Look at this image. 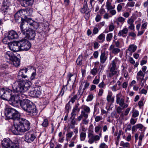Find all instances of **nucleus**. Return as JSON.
Segmentation results:
<instances>
[{
  "instance_id": "1",
  "label": "nucleus",
  "mask_w": 148,
  "mask_h": 148,
  "mask_svg": "<svg viewBox=\"0 0 148 148\" xmlns=\"http://www.w3.org/2000/svg\"><path fill=\"white\" fill-rule=\"evenodd\" d=\"M14 124L11 130L13 133L16 135H18V132H25L30 128V123L29 121L24 118L19 117Z\"/></svg>"
},
{
  "instance_id": "2",
  "label": "nucleus",
  "mask_w": 148,
  "mask_h": 148,
  "mask_svg": "<svg viewBox=\"0 0 148 148\" xmlns=\"http://www.w3.org/2000/svg\"><path fill=\"white\" fill-rule=\"evenodd\" d=\"M32 85V83L29 81L25 82L21 79L19 80L17 79V81L14 83L12 85L13 93H19L26 92L29 88L31 87Z\"/></svg>"
},
{
  "instance_id": "3",
  "label": "nucleus",
  "mask_w": 148,
  "mask_h": 148,
  "mask_svg": "<svg viewBox=\"0 0 148 148\" xmlns=\"http://www.w3.org/2000/svg\"><path fill=\"white\" fill-rule=\"evenodd\" d=\"M5 114L7 119L13 120L14 124L20 117L18 112L15 109L11 108H7L5 109Z\"/></svg>"
},
{
  "instance_id": "4",
  "label": "nucleus",
  "mask_w": 148,
  "mask_h": 148,
  "mask_svg": "<svg viewBox=\"0 0 148 148\" xmlns=\"http://www.w3.org/2000/svg\"><path fill=\"white\" fill-rule=\"evenodd\" d=\"M120 61L116 58L112 61L110 69V73L108 75V77H111L114 75L118 76L119 74V71L117 70V64H119Z\"/></svg>"
},
{
  "instance_id": "5",
  "label": "nucleus",
  "mask_w": 148,
  "mask_h": 148,
  "mask_svg": "<svg viewBox=\"0 0 148 148\" xmlns=\"http://www.w3.org/2000/svg\"><path fill=\"white\" fill-rule=\"evenodd\" d=\"M102 136L101 132L98 135L94 134V132L92 129H89L88 132V142L90 144H92L94 142L96 143L99 141Z\"/></svg>"
},
{
  "instance_id": "6",
  "label": "nucleus",
  "mask_w": 148,
  "mask_h": 148,
  "mask_svg": "<svg viewBox=\"0 0 148 148\" xmlns=\"http://www.w3.org/2000/svg\"><path fill=\"white\" fill-rule=\"evenodd\" d=\"M12 94V90L7 87L0 89V98L4 100L8 101Z\"/></svg>"
},
{
  "instance_id": "7",
  "label": "nucleus",
  "mask_w": 148,
  "mask_h": 148,
  "mask_svg": "<svg viewBox=\"0 0 148 148\" xmlns=\"http://www.w3.org/2000/svg\"><path fill=\"white\" fill-rule=\"evenodd\" d=\"M18 45H19L20 51H28L31 47L30 42L25 39L18 41Z\"/></svg>"
},
{
  "instance_id": "8",
  "label": "nucleus",
  "mask_w": 148,
  "mask_h": 148,
  "mask_svg": "<svg viewBox=\"0 0 148 148\" xmlns=\"http://www.w3.org/2000/svg\"><path fill=\"white\" fill-rule=\"evenodd\" d=\"M12 92V94L10 96L9 99H8L10 103L13 106L18 102V101L19 100V97L18 96V93Z\"/></svg>"
},
{
  "instance_id": "9",
  "label": "nucleus",
  "mask_w": 148,
  "mask_h": 148,
  "mask_svg": "<svg viewBox=\"0 0 148 148\" xmlns=\"http://www.w3.org/2000/svg\"><path fill=\"white\" fill-rule=\"evenodd\" d=\"M41 91L39 87L33 88L29 93V95L33 97H38L40 96L41 94Z\"/></svg>"
},
{
  "instance_id": "10",
  "label": "nucleus",
  "mask_w": 148,
  "mask_h": 148,
  "mask_svg": "<svg viewBox=\"0 0 148 148\" xmlns=\"http://www.w3.org/2000/svg\"><path fill=\"white\" fill-rule=\"evenodd\" d=\"M36 138L35 135L29 132L25 134L24 136V140L27 143H30L33 141Z\"/></svg>"
},
{
  "instance_id": "11",
  "label": "nucleus",
  "mask_w": 148,
  "mask_h": 148,
  "mask_svg": "<svg viewBox=\"0 0 148 148\" xmlns=\"http://www.w3.org/2000/svg\"><path fill=\"white\" fill-rule=\"evenodd\" d=\"M18 41L13 42H10V43L9 44V47L10 49L14 52L20 51Z\"/></svg>"
},
{
  "instance_id": "12",
  "label": "nucleus",
  "mask_w": 148,
  "mask_h": 148,
  "mask_svg": "<svg viewBox=\"0 0 148 148\" xmlns=\"http://www.w3.org/2000/svg\"><path fill=\"white\" fill-rule=\"evenodd\" d=\"M25 22L30 26L33 27L34 29H37L38 27V24L36 22L33 20L31 18H28L25 16Z\"/></svg>"
},
{
  "instance_id": "13",
  "label": "nucleus",
  "mask_w": 148,
  "mask_h": 148,
  "mask_svg": "<svg viewBox=\"0 0 148 148\" xmlns=\"http://www.w3.org/2000/svg\"><path fill=\"white\" fill-rule=\"evenodd\" d=\"M10 5V2L7 0H4L2 5V11L5 14H6L9 11L10 9L9 6Z\"/></svg>"
},
{
  "instance_id": "14",
  "label": "nucleus",
  "mask_w": 148,
  "mask_h": 148,
  "mask_svg": "<svg viewBox=\"0 0 148 148\" xmlns=\"http://www.w3.org/2000/svg\"><path fill=\"white\" fill-rule=\"evenodd\" d=\"M31 103L30 101L27 99L22 100L20 102L21 107L23 110L26 112Z\"/></svg>"
},
{
  "instance_id": "15",
  "label": "nucleus",
  "mask_w": 148,
  "mask_h": 148,
  "mask_svg": "<svg viewBox=\"0 0 148 148\" xmlns=\"http://www.w3.org/2000/svg\"><path fill=\"white\" fill-rule=\"evenodd\" d=\"M13 143L9 138H4L2 141V148H9Z\"/></svg>"
},
{
  "instance_id": "16",
  "label": "nucleus",
  "mask_w": 148,
  "mask_h": 148,
  "mask_svg": "<svg viewBox=\"0 0 148 148\" xmlns=\"http://www.w3.org/2000/svg\"><path fill=\"white\" fill-rule=\"evenodd\" d=\"M27 71V69L25 67H23L21 69L18 73L17 79H23V78H25L27 77V75H25Z\"/></svg>"
},
{
  "instance_id": "17",
  "label": "nucleus",
  "mask_w": 148,
  "mask_h": 148,
  "mask_svg": "<svg viewBox=\"0 0 148 148\" xmlns=\"http://www.w3.org/2000/svg\"><path fill=\"white\" fill-rule=\"evenodd\" d=\"M25 36H26L27 37L29 40H33L36 36V33L34 30H33L30 28L28 29V30L26 33Z\"/></svg>"
},
{
  "instance_id": "18",
  "label": "nucleus",
  "mask_w": 148,
  "mask_h": 148,
  "mask_svg": "<svg viewBox=\"0 0 148 148\" xmlns=\"http://www.w3.org/2000/svg\"><path fill=\"white\" fill-rule=\"evenodd\" d=\"M26 112L32 114L33 115H36L37 113V110L36 106L31 102V104H30V106H29Z\"/></svg>"
},
{
  "instance_id": "19",
  "label": "nucleus",
  "mask_w": 148,
  "mask_h": 148,
  "mask_svg": "<svg viewBox=\"0 0 148 148\" xmlns=\"http://www.w3.org/2000/svg\"><path fill=\"white\" fill-rule=\"evenodd\" d=\"M20 28L21 32L23 34L25 35L26 33L28 31L29 25L24 21H22L20 25Z\"/></svg>"
},
{
  "instance_id": "20",
  "label": "nucleus",
  "mask_w": 148,
  "mask_h": 148,
  "mask_svg": "<svg viewBox=\"0 0 148 148\" xmlns=\"http://www.w3.org/2000/svg\"><path fill=\"white\" fill-rule=\"evenodd\" d=\"M7 36L9 38V40H12L16 39L18 37L17 33L14 30H11L8 32L7 33Z\"/></svg>"
},
{
  "instance_id": "21",
  "label": "nucleus",
  "mask_w": 148,
  "mask_h": 148,
  "mask_svg": "<svg viewBox=\"0 0 148 148\" xmlns=\"http://www.w3.org/2000/svg\"><path fill=\"white\" fill-rule=\"evenodd\" d=\"M23 12H25L23 10H20L17 12L14 15L15 20L16 22H18L19 21H23V18L22 17Z\"/></svg>"
},
{
  "instance_id": "22",
  "label": "nucleus",
  "mask_w": 148,
  "mask_h": 148,
  "mask_svg": "<svg viewBox=\"0 0 148 148\" xmlns=\"http://www.w3.org/2000/svg\"><path fill=\"white\" fill-rule=\"evenodd\" d=\"M116 97V103L119 104L122 107L125 102L124 99L122 97L121 94L119 93L117 94Z\"/></svg>"
},
{
  "instance_id": "23",
  "label": "nucleus",
  "mask_w": 148,
  "mask_h": 148,
  "mask_svg": "<svg viewBox=\"0 0 148 148\" xmlns=\"http://www.w3.org/2000/svg\"><path fill=\"white\" fill-rule=\"evenodd\" d=\"M108 57V54L104 51L102 52L100 57V64H103L106 62Z\"/></svg>"
},
{
  "instance_id": "24",
  "label": "nucleus",
  "mask_w": 148,
  "mask_h": 148,
  "mask_svg": "<svg viewBox=\"0 0 148 148\" xmlns=\"http://www.w3.org/2000/svg\"><path fill=\"white\" fill-rule=\"evenodd\" d=\"M79 103H77V104H75L73 107L71 113V115L72 116L76 115V112H79L80 110V108H79Z\"/></svg>"
},
{
  "instance_id": "25",
  "label": "nucleus",
  "mask_w": 148,
  "mask_h": 148,
  "mask_svg": "<svg viewBox=\"0 0 148 148\" xmlns=\"http://www.w3.org/2000/svg\"><path fill=\"white\" fill-rule=\"evenodd\" d=\"M74 94V92H73L71 95V96H73L72 97H71V96H69V97L71 98V99L69 102H71L73 103L75 101L76 99L78 100L80 98L81 96L79 95V93H77L75 95H73Z\"/></svg>"
},
{
  "instance_id": "26",
  "label": "nucleus",
  "mask_w": 148,
  "mask_h": 148,
  "mask_svg": "<svg viewBox=\"0 0 148 148\" xmlns=\"http://www.w3.org/2000/svg\"><path fill=\"white\" fill-rule=\"evenodd\" d=\"M11 64L15 67H18L20 65V61L19 59L16 56L14 57L13 59L10 61Z\"/></svg>"
},
{
  "instance_id": "27",
  "label": "nucleus",
  "mask_w": 148,
  "mask_h": 148,
  "mask_svg": "<svg viewBox=\"0 0 148 148\" xmlns=\"http://www.w3.org/2000/svg\"><path fill=\"white\" fill-rule=\"evenodd\" d=\"M128 32V29L125 27L123 28L121 30H120L118 33V36H122L125 38L127 36V34Z\"/></svg>"
},
{
  "instance_id": "28",
  "label": "nucleus",
  "mask_w": 148,
  "mask_h": 148,
  "mask_svg": "<svg viewBox=\"0 0 148 148\" xmlns=\"http://www.w3.org/2000/svg\"><path fill=\"white\" fill-rule=\"evenodd\" d=\"M7 59L9 60L10 61L12 60L14 57L16 56H14L13 53L10 51H7L5 54L4 56Z\"/></svg>"
},
{
  "instance_id": "29",
  "label": "nucleus",
  "mask_w": 148,
  "mask_h": 148,
  "mask_svg": "<svg viewBox=\"0 0 148 148\" xmlns=\"http://www.w3.org/2000/svg\"><path fill=\"white\" fill-rule=\"evenodd\" d=\"M88 8V5L87 3L86 0H84V6L81 10V12L82 13H85L86 14H88L89 12V11H88L87 9Z\"/></svg>"
},
{
  "instance_id": "30",
  "label": "nucleus",
  "mask_w": 148,
  "mask_h": 148,
  "mask_svg": "<svg viewBox=\"0 0 148 148\" xmlns=\"http://www.w3.org/2000/svg\"><path fill=\"white\" fill-rule=\"evenodd\" d=\"M144 76L145 74L141 71H140L137 73L136 76L137 81L143 80Z\"/></svg>"
},
{
  "instance_id": "31",
  "label": "nucleus",
  "mask_w": 148,
  "mask_h": 148,
  "mask_svg": "<svg viewBox=\"0 0 148 148\" xmlns=\"http://www.w3.org/2000/svg\"><path fill=\"white\" fill-rule=\"evenodd\" d=\"M67 77L68 78V79L67 81V84L66 85V86L68 84L69 81H70L72 80L74 81L75 80L76 75L73 74H72L70 73H69L68 74Z\"/></svg>"
},
{
  "instance_id": "32",
  "label": "nucleus",
  "mask_w": 148,
  "mask_h": 148,
  "mask_svg": "<svg viewBox=\"0 0 148 148\" xmlns=\"http://www.w3.org/2000/svg\"><path fill=\"white\" fill-rule=\"evenodd\" d=\"M109 49L112 50V52L114 54H116L118 53L120 50L118 48H115L114 46L111 45L109 47Z\"/></svg>"
},
{
  "instance_id": "33",
  "label": "nucleus",
  "mask_w": 148,
  "mask_h": 148,
  "mask_svg": "<svg viewBox=\"0 0 148 148\" xmlns=\"http://www.w3.org/2000/svg\"><path fill=\"white\" fill-rule=\"evenodd\" d=\"M137 47L134 44L130 45L127 49V51L132 53L134 52L136 50Z\"/></svg>"
},
{
  "instance_id": "34",
  "label": "nucleus",
  "mask_w": 148,
  "mask_h": 148,
  "mask_svg": "<svg viewBox=\"0 0 148 148\" xmlns=\"http://www.w3.org/2000/svg\"><path fill=\"white\" fill-rule=\"evenodd\" d=\"M112 1V0H108L106 3V7L108 10L114 9V6L113 7L111 5Z\"/></svg>"
},
{
  "instance_id": "35",
  "label": "nucleus",
  "mask_w": 148,
  "mask_h": 148,
  "mask_svg": "<svg viewBox=\"0 0 148 148\" xmlns=\"http://www.w3.org/2000/svg\"><path fill=\"white\" fill-rule=\"evenodd\" d=\"M112 94L111 92H109L107 97V100L108 102H111L113 103L114 101V97H112Z\"/></svg>"
},
{
  "instance_id": "36",
  "label": "nucleus",
  "mask_w": 148,
  "mask_h": 148,
  "mask_svg": "<svg viewBox=\"0 0 148 148\" xmlns=\"http://www.w3.org/2000/svg\"><path fill=\"white\" fill-rule=\"evenodd\" d=\"M105 35L103 33H102L97 37V39L98 40H99V43H102L105 40Z\"/></svg>"
},
{
  "instance_id": "37",
  "label": "nucleus",
  "mask_w": 148,
  "mask_h": 148,
  "mask_svg": "<svg viewBox=\"0 0 148 148\" xmlns=\"http://www.w3.org/2000/svg\"><path fill=\"white\" fill-rule=\"evenodd\" d=\"M82 110L81 111H83L86 113H90V108L88 106L83 105L82 106Z\"/></svg>"
},
{
  "instance_id": "38",
  "label": "nucleus",
  "mask_w": 148,
  "mask_h": 148,
  "mask_svg": "<svg viewBox=\"0 0 148 148\" xmlns=\"http://www.w3.org/2000/svg\"><path fill=\"white\" fill-rule=\"evenodd\" d=\"M136 128L139 129V130L144 132L145 131L146 128L142 124L140 123L137 124L136 125Z\"/></svg>"
},
{
  "instance_id": "39",
  "label": "nucleus",
  "mask_w": 148,
  "mask_h": 148,
  "mask_svg": "<svg viewBox=\"0 0 148 148\" xmlns=\"http://www.w3.org/2000/svg\"><path fill=\"white\" fill-rule=\"evenodd\" d=\"M145 133L144 132H141L138 138V145L139 146L141 145L142 141L143 138L144 137Z\"/></svg>"
},
{
  "instance_id": "40",
  "label": "nucleus",
  "mask_w": 148,
  "mask_h": 148,
  "mask_svg": "<svg viewBox=\"0 0 148 148\" xmlns=\"http://www.w3.org/2000/svg\"><path fill=\"white\" fill-rule=\"evenodd\" d=\"M148 24L147 22H145L142 24L141 27V32L143 34L144 33L145 30L147 28V27Z\"/></svg>"
},
{
  "instance_id": "41",
  "label": "nucleus",
  "mask_w": 148,
  "mask_h": 148,
  "mask_svg": "<svg viewBox=\"0 0 148 148\" xmlns=\"http://www.w3.org/2000/svg\"><path fill=\"white\" fill-rule=\"evenodd\" d=\"M113 37V34L112 33H110L109 34H108L107 35L106 37V40L107 42H110Z\"/></svg>"
},
{
  "instance_id": "42",
  "label": "nucleus",
  "mask_w": 148,
  "mask_h": 148,
  "mask_svg": "<svg viewBox=\"0 0 148 148\" xmlns=\"http://www.w3.org/2000/svg\"><path fill=\"white\" fill-rule=\"evenodd\" d=\"M125 5L124 3H121L119 4L117 7V11L118 12H120L122 9L123 7Z\"/></svg>"
},
{
  "instance_id": "43",
  "label": "nucleus",
  "mask_w": 148,
  "mask_h": 148,
  "mask_svg": "<svg viewBox=\"0 0 148 148\" xmlns=\"http://www.w3.org/2000/svg\"><path fill=\"white\" fill-rule=\"evenodd\" d=\"M86 134L85 132H82L80 134V138L81 141H84L86 137Z\"/></svg>"
},
{
  "instance_id": "44",
  "label": "nucleus",
  "mask_w": 148,
  "mask_h": 148,
  "mask_svg": "<svg viewBox=\"0 0 148 148\" xmlns=\"http://www.w3.org/2000/svg\"><path fill=\"white\" fill-rule=\"evenodd\" d=\"M141 26V25L140 23H138L137 24L136 26V29L138 31V32L137 34V36H139L141 35L143 33H141V29H140V28Z\"/></svg>"
},
{
  "instance_id": "45",
  "label": "nucleus",
  "mask_w": 148,
  "mask_h": 148,
  "mask_svg": "<svg viewBox=\"0 0 148 148\" xmlns=\"http://www.w3.org/2000/svg\"><path fill=\"white\" fill-rule=\"evenodd\" d=\"M119 115V114L115 111L113 112L111 114V116L112 118H115L116 119L118 118Z\"/></svg>"
},
{
  "instance_id": "46",
  "label": "nucleus",
  "mask_w": 148,
  "mask_h": 148,
  "mask_svg": "<svg viewBox=\"0 0 148 148\" xmlns=\"http://www.w3.org/2000/svg\"><path fill=\"white\" fill-rule=\"evenodd\" d=\"M126 19L122 16H119L117 19V21L122 24L125 22Z\"/></svg>"
},
{
  "instance_id": "47",
  "label": "nucleus",
  "mask_w": 148,
  "mask_h": 148,
  "mask_svg": "<svg viewBox=\"0 0 148 148\" xmlns=\"http://www.w3.org/2000/svg\"><path fill=\"white\" fill-rule=\"evenodd\" d=\"M73 132L70 131L68 132L66 134V140L70 139L73 136Z\"/></svg>"
},
{
  "instance_id": "48",
  "label": "nucleus",
  "mask_w": 148,
  "mask_h": 148,
  "mask_svg": "<svg viewBox=\"0 0 148 148\" xmlns=\"http://www.w3.org/2000/svg\"><path fill=\"white\" fill-rule=\"evenodd\" d=\"M120 145L124 147H129L130 146V144L128 143H125L123 141H121Z\"/></svg>"
},
{
  "instance_id": "49",
  "label": "nucleus",
  "mask_w": 148,
  "mask_h": 148,
  "mask_svg": "<svg viewBox=\"0 0 148 148\" xmlns=\"http://www.w3.org/2000/svg\"><path fill=\"white\" fill-rule=\"evenodd\" d=\"M76 63L79 66H81L82 64V56H79L76 60Z\"/></svg>"
},
{
  "instance_id": "50",
  "label": "nucleus",
  "mask_w": 148,
  "mask_h": 148,
  "mask_svg": "<svg viewBox=\"0 0 148 148\" xmlns=\"http://www.w3.org/2000/svg\"><path fill=\"white\" fill-rule=\"evenodd\" d=\"M49 124V121L48 119H44L43 121L42 125L44 127H47L48 126Z\"/></svg>"
},
{
  "instance_id": "51",
  "label": "nucleus",
  "mask_w": 148,
  "mask_h": 148,
  "mask_svg": "<svg viewBox=\"0 0 148 148\" xmlns=\"http://www.w3.org/2000/svg\"><path fill=\"white\" fill-rule=\"evenodd\" d=\"M25 1V3L28 5H32L34 2V0H22Z\"/></svg>"
},
{
  "instance_id": "52",
  "label": "nucleus",
  "mask_w": 148,
  "mask_h": 148,
  "mask_svg": "<svg viewBox=\"0 0 148 148\" xmlns=\"http://www.w3.org/2000/svg\"><path fill=\"white\" fill-rule=\"evenodd\" d=\"M111 45L114 46V47H119L120 45V42L119 41H116L115 40H113L112 44Z\"/></svg>"
},
{
  "instance_id": "53",
  "label": "nucleus",
  "mask_w": 148,
  "mask_h": 148,
  "mask_svg": "<svg viewBox=\"0 0 148 148\" xmlns=\"http://www.w3.org/2000/svg\"><path fill=\"white\" fill-rule=\"evenodd\" d=\"M144 99V98H142L140 100L138 103V105L140 108L141 107L144 105V103L143 102Z\"/></svg>"
},
{
  "instance_id": "54",
  "label": "nucleus",
  "mask_w": 148,
  "mask_h": 148,
  "mask_svg": "<svg viewBox=\"0 0 148 148\" xmlns=\"http://www.w3.org/2000/svg\"><path fill=\"white\" fill-rule=\"evenodd\" d=\"M89 113H86L83 111H81V114L83 118L87 119L88 117V115Z\"/></svg>"
},
{
  "instance_id": "55",
  "label": "nucleus",
  "mask_w": 148,
  "mask_h": 148,
  "mask_svg": "<svg viewBox=\"0 0 148 148\" xmlns=\"http://www.w3.org/2000/svg\"><path fill=\"white\" fill-rule=\"evenodd\" d=\"M20 93V94H18V96L19 97V100H21L23 99H24L23 100L26 99L25 98L27 96L26 95L22 93Z\"/></svg>"
},
{
  "instance_id": "56",
  "label": "nucleus",
  "mask_w": 148,
  "mask_h": 148,
  "mask_svg": "<svg viewBox=\"0 0 148 148\" xmlns=\"http://www.w3.org/2000/svg\"><path fill=\"white\" fill-rule=\"evenodd\" d=\"M101 128V126L100 125H98L96 126L95 128V133L98 134Z\"/></svg>"
},
{
  "instance_id": "57",
  "label": "nucleus",
  "mask_w": 148,
  "mask_h": 148,
  "mask_svg": "<svg viewBox=\"0 0 148 148\" xmlns=\"http://www.w3.org/2000/svg\"><path fill=\"white\" fill-rule=\"evenodd\" d=\"M36 75V69L33 68V71L32 74V75L31 77V79L32 80L35 77Z\"/></svg>"
},
{
  "instance_id": "58",
  "label": "nucleus",
  "mask_w": 148,
  "mask_h": 148,
  "mask_svg": "<svg viewBox=\"0 0 148 148\" xmlns=\"http://www.w3.org/2000/svg\"><path fill=\"white\" fill-rule=\"evenodd\" d=\"M135 2L133 1H131L128 2L126 4L127 7H133L134 6Z\"/></svg>"
},
{
  "instance_id": "59",
  "label": "nucleus",
  "mask_w": 148,
  "mask_h": 148,
  "mask_svg": "<svg viewBox=\"0 0 148 148\" xmlns=\"http://www.w3.org/2000/svg\"><path fill=\"white\" fill-rule=\"evenodd\" d=\"M109 31L111 32L113 31L115 27L114 24L112 23H111L108 26Z\"/></svg>"
},
{
  "instance_id": "60",
  "label": "nucleus",
  "mask_w": 148,
  "mask_h": 148,
  "mask_svg": "<svg viewBox=\"0 0 148 148\" xmlns=\"http://www.w3.org/2000/svg\"><path fill=\"white\" fill-rule=\"evenodd\" d=\"M145 87L146 88L147 90L144 89H142L140 91V93L141 94L146 95L147 93V90L148 88V86L146 84H145Z\"/></svg>"
},
{
  "instance_id": "61",
  "label": "nucleus",
  "mask_w": 148,
  "mask_h": 148,
  "mask_svg": "<svg viewBox=\"0 0 148 148\" xmlns=\"http://www.w3.org/2000/svg\"><path fill=\"white\" fill-rule=\"evenodd\" d=\"M8 40H9V38H8V37L7 36L6 37L4 38L3 40V42L5 44H8L9 45V44H10V42H8Z\"/></svg>"
},
{
  "instance_id": "62",
  "label": "nucleus",
  "mask_w": 148,
  "mask_h": 148,
  "mask_svg": "<svg viewBox=\"0 0 148 148\" xmlns=\"http://www.w3.org/2000/svg\"><path fill=\"white\" fill-rule=\"evenodd\" d=\"M123 68L122 74L124 75V77L125 78H126L128 76V73L125 70V68L124 66H123Z\"/></svg>"
},
{
  "instance_id": "63",
  "label": "nucleus",
  "mask_w": 148,
  "mask_h": 148,
  "mask_svg": "<svg viewBox=\"0 0 148 148\" xmlns=\"http://www.w3.org/2000/svg\"><path fill=\"white\" fill-rule=\"evenodd\" d=\"M97 71L98 69L97 68H94L91 70L90 71V73L93 75H95L96 74Z\"/></svg>"
},
{
  "instance_id": "64",
  "label": "nucleus",
  "mask_w": 148,
  "mask_h": 148,
  "mask_svg": "<svg viewBox=\"0 0 148 148\" xmlns=\"http://www.w3.org/2000/svg\"><path fill=\"white\" fill-rule=\"evenodd\" d=\"M83 84H84V88H83L84 90H85L86 89L88 88L90 85L89 83L86 81H85L83 82Z\"/></svg>"
}]
</instances>
